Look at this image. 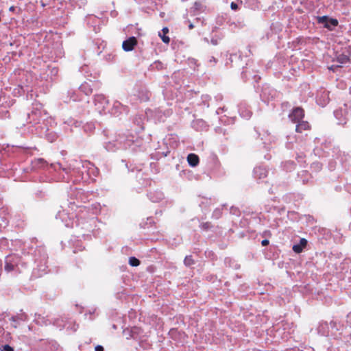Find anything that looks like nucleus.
Returning a JSON list of instances; mask_svg holds the SVG:
<instances>
[{"label":"nucleus","mask_w":351,"mask_h":351,"mask_svg":"<svg viewBox=\"0 0 351 351\" xmlns=\"http://www.w3.org/2000/svg\"><path fill=\"white\" fill-rule=\"evenodd\" d=\"M317 21L319 23L323 24L324 27L328 29H332L338 25V21L337 19H329L325 16L317 17Z\"/></svg>","instance_id":"1"},{"label":"nucleus","mask_w":351,"mask_h":351,"mask_svg":"<svg viewBox=\"0 0 351 351\" xmlns=\"http://www.w3.org/2000/svg\"><path fill=\"white\" fill-rule=\"evenodd\" d=\"M137 44V41L135 37H130L126 40L123 41L122 44L123 49L125 51H132L134 46Z\"/></svg>","instance_id":"2"},{"label":"nucleus","mask_w":351,"mask_h":351,"mask_svg":"<svg viewBox=\"0 0 351 351\" xmlns=\"http://www.w3.org/2000/svg\"><path fill=\"white\" fill-rule=\"evenodd\" d=\"M304 117V111L300 108L293 110V112L289 115L293 122H300Z\"/></svg>","instance_id":"3"},{"label":"nucleus","mask_w":351,"mask_h":351,"mask_svg":"<svg viewBox=\"0 0 351 351\" xmlns=\"http://www.w3.org/2000/svg\"><path fill=\"white\" fill-rule=\"evenodd\" d=\"M307 241L305 239H301L298 244H295L293 246V250L295 253H300L303 249L306 247Z\"/></svg>","instance_id":"4"},{"label":"nucleus","mask_w":351,"mask_h":351,"mask_svg":"<svg viewBox=\"0 0 351 351\" xmlns=\"http://www.w3.org/2000/svg\"><path fill=\"white\" fill-rule=\"evenodd\" d=\"M187 161L191 166L195 167L199 162V158L194 154H190L187 156Z\"/></svg>","instance_id":"5"},{"label":"nucleus","mask_w":351,"mask_h":351,"mask_svg":"<svg viewBox=\"0 0 351 351\" xmlns=\"http://www.w3.org/2000/svg\"><path fill=\"white\" fill-rule=\"evenodd\" d=\"M308 128L309 125L307 122L302 121L297 125L296 131L298 132H302L303 130L308 129Z\"/></svg>","instance_id":"6"},{"label":"nucleus","mask_w":351,"mask_h":351,"mask_svg":"<svg viewBox=\"0 0 351 351\" xmlns=\"http://www.w3.org/2000/svg\"><path fill=\"white\" fill-rule=\"evenodd\" d=\"M162 34L161 33H159V36L161 38L162 40L165 43H169V38L166 36V34L169 32V29L167 27H164L162 30Z\"/></svg>","instance_id":"7"},{"label":"nucleus","mask_w":351,"mask_h":351,"mask_svg":"<svg viewBox=\"0 0 351 351\" xmlns=\"http://www.w3.org/2000/svg\"><path fill=\"white\" fill-rule=\"evenodd\" d=\"M129 263L131 266L136 267L140 264V261L135 257H131L129 259Z\"/></svg>","instance_id":"8"},{"label":"nucleus","mask_w":351,"mask_h":351,"mask_svg":"<svg viewBox=\"0 0 351 351\" xmlns=\"http://www.w3.org/2000/svg\"><path fill=\"white\" fill-rule=\"evenodd\" d=\"M338 60L340 63H346L348 60V58L346 56L341 55L338 58Z\"/></svg>","instance_id":"9"},{"label":"nucleus","mask_w":351,"mask_h":351,"mask_svg":"<svg viewBox=\"0 0 351 351\" xmlns=\"http://www.w3.org/2000/svg\"><path fill=\"white\" fill-rule=\"evenodd\" d=\"M1 351H14V349L13 348H12L11 346H10L9 345H4L3 346H2V348H1Z\"/></svg>","instance_id":"10"},{"label":"nucleus","mask_w":351,"mask_h":351,"mask_svg":"<svg viewBox=\"0 0 351 351\" xmlns=\"http://www.w3.org/2000/svg\"><path fill=\"white\" fill-rule=\"evenodd\" d=\"M184 263H185V265L189 266L193 263V260L191 259V257L187 256L184 259Z\"/></svg>","instance_id":"11"},{"label":"nucleus","mask_w":351,"mask_h":351,"mask_svg":"<svg viewBox=\"0 0 351 351\" xmlns=\"http://www.w3.org/2000/svg\"><path fill=\"white\" fill-rule=\"evenodd\" d=\"M95 351H103L104 348L101 346H97L95 348Z\"/></svg>","instance_id":"12"},{"label":"nucleus","mask_w":351,"mask_h":351,"mask_svg":"<svg viewBox=\"0 0 351 351\" xmlns=\"http://www.w3.org/2000/svg\"><path fill=\"white\" fill-rule=\"evenodd\" d=\"M262 245L266 246L269 244V241L267 239L263 240L261 242Z\"/></svg>","instance_id":"13"},{"label":"nucleus","mask_w":351,"mask_h":351,"mask_svg":"<svg viewBox=\"0 0 351 351\" xmlns=\"http://www.w3.org/2000/svg\"><path fill=\"white\" fill-rule=\"evenodd\" d=\"M231 8H232V10H236L237 8V5L234 3H231Z\"/></svg>","instance_id":"14"},{"label":"nucleus","mask_w":351,"mask_h":351,"mask_svg":"<svg viewBox=\"0 0 351 351\" xmlns=\"http://www.w3.org/2000/svg\"><path fill=\"white\" fill-rule=\"evenodd\" d=\"M5 269H6L7 270H11V269H12V268H11L9 265H7V266L5 267Z\"/></svg>","instance_id":"15"},{"label":"nucleus","mask_w":351,"mask_h":351,"mask_svg":"<svg viewBox=\"0 0 351 351\" xmlns=\"http://www.w3.org/2000/svg\"><path fill=\"white\" fill-rule=\"evenodd\" d=\"M14 10V7L12 6L10 8V11H13Z\"/></svg>","instance_id":"16"},{"label":"nucleus","mask_w":351,"mask_h":351,"mask_svg":"<svg viewBox=\"0 0 351 351\" xmlns=\"http://www.w3.org/2000/svg\"><path fill=\"white\" fill-rule=\"evenodd\" d=\"M193 27V25L192 24H191V25H189V28H190V29H192Z\"/></svg>","instance_id":"17"}]
</instances>
